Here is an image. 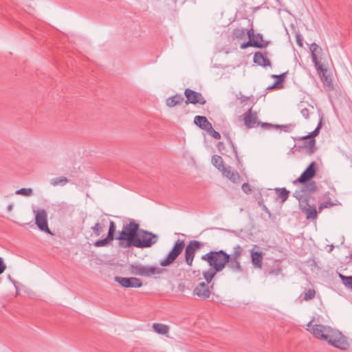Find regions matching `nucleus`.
<instances>
[{"label": "nucleus", "mask_w": 352, "mask_h": 352, "mask_svg": "<svg viewBox=\"0 0 352 352\" xmlns=\"http://www.w3.org/2000/svg\"><path fill=\"white\" fill-rule=\"evenodd\" d=\"M114 239L118 240L119 242H126L129 240V238L128 237L125 231L122 229V231L119 232V235L116 237H114Z\"/></svg>", "instance_id": "obj_41"}, {"label": "nucleus", "mask_w": 352, "mask_h": 352, "mask_svg": "<svg viewBox=\"0 0 352 352\" xmlns=\"http://www.w3.org/2000/svg\"><path fill=\"white\" fill-rule=\"evenodd\" d=\"M185 248V241L178 239L174 243L172 249L169 251L167 256L160 261L161 267H167L174 263L177 258L182 254Z\"/></svg>", "instance_id": "obj_6"}, {"label": "nucleus", "mask_w": 352, "mask_h": 352, "mask_svg": "<svg viewBox=\"0 0 352 352\" xmlns=\"http://www.w3.org/2000/svg\"><path fill=\"white\" fill-rule=\"evenodd\" d=\"M217 148L219 151L222 152V151L225 150V145L222 142H219L217 144Z\"/></svg>", "instance_id": "obj_52"}, {"label": "nucleus", "mask_w": 352, "mask_h": 352, "mask_svg": "<svg viewBox=\"0 0 352 352\" xmlns=\"http://www.w3.org/2000/svg\"><path fill=\"white\" fill-rule=\"evenodd\" d=\"M241 189L246 194H250L252 192L251 187L248 183L243 184Z\"/></svg>", "instance_id": "obj_48"}, {"label": "nucleus", "mask_w": 352, "mask_h": 352, "mask_svg": "<svg viewBox=\"0 0 352 352\" xmlns=\"http://www.w3.org/2000/svg\"><path fill=\"white\" fill-rule=\"evenodd\" d=\"M227 253L220 250L219 251H210L209 252L201 256L203 261H207L210 268L214 271L221 272L226 266L228 261L226 258Z\"/></svg>", "instance_id": "obj_3"}, {"label": "nucleus", "mask_w": 352, "mask_h": 352, "mask_svg": "<svg viewBox=\"0 0 352 352\" xmlns=\"http://www.w3.org/2000/svg\"><path fill=\"white\" fill-rule=\"evenodd\" d=\"M233 36L236 38H241L245 35V30L243 28H236L233 31Z\"/></svg>", "instance_id": "obj_43"}, {"label": "nucleus", "mask_w": 352, "mask_h": 352, "mask_svg": "<svg viewBox=\"0 0 352 352\" xmlns=\"http://www.w3.org/2000/svg\"><path fill=\"white\" fill-rule=\"evenodd\" d=\"M295 127V124L289 123L286 124H276V129H281L284 132H291Z\"/></svg>", "instance_id": "obj_36"}, {"label": "nucleus", "mask_w": 352, "mask_h": 352, "mask_svg": "<svg viewBox=\"0 0 352 352\" xmlns=\"http://www.w3.org/2000/svg\"><path fill=\"white\" fill-rule=\"evenodd\" d=\"M202 246L201 242L193 240L190 241L189 243L184 248H185V261L186 264L191 267L195 256L196 252L199 250Z\"/></svg>", "instance_id": "obj_10"}, {"label": "nucleus", "mask_w": 352, "mask_h": 352, "mask_svg": "<svg viewBox=\"0 0 352 352\" xmlns=\"http://www.w3.org/2000/svg\"><path fill=\"white\" fill-rule=\"evenodd\" d=\"M254 62L263 67L270 65V62L262 53L256 52L254 56Z\"/></svg>", "instance_id": "obj_23"}, {"label": "nucleus", "mask_w": 352, "mask_h": 352, "mask_svg": "<svg viewBox=\"0 0 352 352\" xmlns=\"http://www.w3.org/2000/svg\"><path fill=\"white\" fill-rule=\"evenodd\" d=\"M293 197H295L299 202V206L302 204H307V201H309V196L305 194L303 188L301 187L300 189L296 190L293 193Z\"/></svg>", "instance_id": "obj_21"}, {"label": "nucleus", "mask_w": 352, "mask_h": 352, "mask_svg": "<svg viewBox=\"0 0 352 352\" xmlns=\"http://www.w3.org/2000/svg\"><path fill=\"white\" fill-rule=\"evenodd\" d=\"M8 279H9V280H10V281H11V282H12V283L15 285L16 282H15V280H13V279L12 278V277H11V276H10V275H8Z\"/></svg>", "instance_id": "obj_53"}, {"label": "nucleus", "mask_w": 352, "mask_h": 352, "mask_svg": "<svg viewBox=\"0 0 352 352\" xmlns=\"http://www.w3.org/2000/svg\"><path fill=\"white\" fill-rule=\"evenodd\" d=\"M323 70H324L323 72H321L320 70H318L319 72V73H320V76H321V79L327 85H330L331 80H330V78L328 76H325V74L327 72V69L323 68Z\"/></svg>", "instance_id": "obj_44"}, {"label": "nucleus", "mask_w": 352, "mask_h": 352, "mask_svg": "<svg viewBox=\"0 0 352 352\" xmlns=\"http://www.w3.org/2000/svg\"><path fill=\"white\" fill-rule=\"evenodd\" d=\"M153 329L155 333L160 335H166L168 332V326L162 323H153Z\"/></svg>", "instance_id": "obj_28"}, {"label": "nucleus", "mask_w": 352, "mask_h": 352, "mask_svg": "<svg viewBox=\"0 0 352 352\" xmlns=\"http://www.w3.org/2000/svg\"><path fill=\"white\" fill-rule=\"evenodd\" d=\"M104 221L105 219H102L101 222H97L93 227H91V230L96 236H99L103 232L105 227Z\"/></svg>", "instance_id": "obj_29"}, {"label": "nucleus", "mask_w": 352, "mask_h": 352, "mask_svg": "<svg viewBox=\"0 0 352 352\" xmlns=\"http://www.w3.org/2000/svg\"><path fill=\"white\" fill-rule=\"evenodd\" d=\"M6 269V265L4 263L3 259L2 257H0V274H3Z\"/></svg>", "instance_id": "obj_49"}, {"label": "nucleus", "mask_w": 352, "mask_h": 352, "mask_svg": "<svg viewBox=\"0 0 352 352\" xmlns=\"http://www.w3.org/2000/svg\"><path fill=\"white\" fill-rule=\"evenodd\" d=\"M316 291L314 289H309L307 292L302 293L299 296L301 300L309 301L315 297Z\"/></svg>", "instance_id": "obj_31"}, {"label": "nucleus", "mask_w": 352, "mask_h": 352, "mask_svg": "<svg viewBox=\"0 0 352 352\" xmlns=\"http://www.w3.org/2000/svg\"><path fill=\"white\" fill-rule=\"evenodd\" d=\"M267 44L263 40V36H260V41H256L254 39H250L246 43H243L241 45V49L244 50L248 47H256L258 48L265 47Z\"/></svg>", "instance_id": "obj_19"}, {"label": "nucleus", "mask_w": 352, "mask_h": 352, "mask_svg": "<svg viewBox=\"0 0 352 352\" xmlns=\"http://www.w3.org/2000/svg\"><path fill=\"white\" fill-rule=\"evenodd\" d=\"M299 148H305L308 155H312L316 148V140L314 139H309L308 141H305L302 145L298 146Z\"/></svg>", "instance_id": "obj_24"}, {"label": "nucleus", "mask_w": 352, "mask_h": 352, "mask_svg": "<svg viewBox=\"0 0 352 352\" xmlns=\"http://www.w3.org/2000/svg\"><path fill=\"white\" fill-rule=\"evenodd\" d=\"M114 280L120 285L122 287L125 288H139L143 285L142 280L136 277H121L116 276Z\"/></svg>", "instance_id": "obj_11"}, {"label": "nucleus", "mask_w": 352, "mask_h": 352, "mask_svg": "<svg viewBox=\"0 0 352 352\" xmlns=\"http://www.w3.org/2000/svg\"><path fill=\"white\" fill-rule=\"evenodd\" d=\"M206 131L216 140H219L221 138V134L218 131H215L212 127Z\"/></svg>", "instance_id": "obj_46"}, {"label": "nucleus", "mask_w": 352, "mask_h": 352, "mask_svg": "<svg viewBox=\"0 0 352 352\" xmlns=\"http://www.w3.org/2000/svg\"><path fill=\"white\" fill-rule=\"evenodd\" d=\"M339 277L342 280V284L347 288L352 290V276H346L342 274H339Z\"/></svg>", "instance_id": "obj_35"}, {"label": "nucleus", "mask_w": 352, "mask_h": 352, "mask_svg": "<svg viewBox=\"0 0 352 352\" xmlns=\"http://www.w3.org/2000/svg\"><path fill=\"white\" fill-rule=\"evenodd\" d=\"M335 204L331 201V199L327 201H324L320 204L318 206V212H320L324 208H330Z\"/></svg>", "instance_id": "obj_42"}, {"label": "nucleus", "mask_w": 352, "mask_h": 352, "mask_svg": "<svg viewBox=\"0 0 352 352\" xmlns=\"http://www.w3.org/2000/svg\"><path fill=\"white\" fill-rule=\"evenodd\" d=\"M316 163L311 162L305 170L301 173L300 177L293 182L294 184H302L305 192L310 197L311 193L316 192L318 189L316 182L311 180L316 173Z\"/></svg>", "instance_id": "obj_2"}, {"label": "nucleus", "mask_w": 352, "mask_h": 352, "mask_svg": "<svg viewBox=\"0 0 352 352\" xmlns=\"http://www.w3.org/2000/svg\"><path fill=\"white\" fill-rule=\"evenodd\" d=\"M243 117L244 125L247 129L256 128L259 126L258 117L256 111H245Z\"/></svg>", "instance_id": "obj_12"}, {"label": "nucleus", "mask_w": 352, "mask_h": 352, "mask_svg": "<svg viewBox=\"0 0 352 352\" xmlns=\"http://www.w3.org/2000/svg\"><path fill=\"white\" fill-rule=\"evenodd\" d=\"M351 258H352V254L351 255Z\"/></svg>", "instance_id": "obj_62"}, {"label": "nucleus", "mask_w": 352, "mask_h": 352, "mask_svg": "<svg viewBox=\"0 0 352 352\" xmlns=\"http://www.w3.org/2000/svg\"><path fill=\"white\" fill-rule=\"evenodd\" d=\"M309 50L311 52L312 61L315 65L317 70L324 72L323 67L318 60V55L320 54L322 49L315 43H311L309 47Z\"/></svg>", "instance_id": "obj_14"}, {"label": "nucleus", "mask_w": 352, "mask_h": 352, "mask_svg": "<svg viewBox=\"0 0 352 352\" xmlns=\"http://www.w3.org/2000/svg\"><path fill=\"white\" fill-rule=\"evenodd\" d=\"M158 236L149 231L140 229L138 231V234L133 243H129L132 246L138 248H151L153 245L157 242Z\"/></svg>", "instance_id": "obj_4"}, {"label": "nucleus", "mask_w": 352, "mask_h": 352, "mask_svg": "<svg viewBox=\"0 0 352 352\" xmlns=\"http://www.w3.org/2000/svg\"><path fill=\"white\" fill-rule=\"evenodd\" d=\"M123 230L126 233L129 240L126 242H119V246L121 248H130L132 245L129 243H133V240L136 238L139 231V224L134 220L130 221L129 223L123 226Z\"/></svg>", "instance_id": "obj_7"}, {"label": "nucleus", "mask_w": 352, "mask_h": 352, "mask_svg": "<svg viewBox=\"0 0 352 352\" xmlns=\"http://www.w3.org/2000/svg\"><path fill=\"white\" fill-rule=\"evenodd\" d=\"M247 34H248V36L249 40H250V39H254V30H253V28L250 29V30L247 32Z\"/></svg>", "instance_id": "obj_51"}, {"label": "nucleus", "mask_w": 352, "mask_h": 352, "mask_svg": "<svg viewBox=\"0 0 352 352\" xmlns=\"http://www.w3.org/2000/svg\"><path fill=\"white\" fill-rule=\"evenodd\" d=\"M311 321L309 322L308 324H307V327H309L310 329L312 327L313 325H311Z\"/></svg>", "instance_id": "obj_55"}, {"label": "nucleus", "mask_w": 352, "mask_h": 352, "mask_svg": "<svg viewBox=\"0 0 352 352\" xmlns=\"http://www.w3.org/2000/svg\"><path fill=\"white\" fill-rule=\"evenodd\" d=\"M226 256L228 257L226 259L228 261L226 265L229 270L233 273H241L243 272V267L241 265L240 261L230 258L228 253Z\"/></svg>", "instance_id": "obj_15"}, {"label": "nucleus", "mask_w": 352, "mask_h": 352, "mask_svg": "<svg viewBox=\"0 0 352 352\" xmlns=\"http://www.w3.org/2000/svg\"><path fill=\"white\" fill-rule=\"evenodd\" d=\"M308 330L315 338L327 342L333 347L341 350H346L349 347L346 337L340 331L329 326L314 324Z\"/></svg>", "instance_id": "obj_1"}, {"label": "nucleus", "mask_w": 352, "mask_h": 352, "mask_svg": "<svg viewBox=\"0 0 352 352\" xmlns=\"http://www.w3.org/2000/svg\"><path fill=\"white\" fill-rule=\"evenodd\" d=\"M321 120H322V118H320V122L318 123V126L313 131H311L307 135H304V136L299 138V140L314 139L316 136H317L319 134L320 129L321 128Z\"/></svg>", "instance_id": "obj_34"}, {"label": "nucleus", "mask_w": 352, "mask_h": 352, "mask_svg": "<svg viewBox=\"0 0 352 352\" xmlns=\"http://www.w3.org/2000/svg\"><path fill=\"white\" fill-rule=\"evenodd\" d=\"M69 182L66 177L60 176L58 177L53 178L50 180V184L53 186H65Z\"/></svg>", "instance_id": "obj_30"}, {"label": "nucleus", "mask_w": 352, "mask_h": 352, "mask_svg": "<svg viewBox=\"0 0 352 352\" xmlns=\"http://www.w3.org/2000/svg\"><path fill=\"white\" fill-rule=\"evenodd\" d=\"M194 123L200 129L204 131L212 129V124L205 116H197L194 118Z\"/></svg>", "instance_id": "obj_17"}, {"label": "nucleus", "mask_w": 352, "mask_h": 352, "mask_svg": "<svg viewBox=\"0 0 352 352\" xmlns=\"http://www.w3.org/2000/svg\"><path fill=\"white\" fill-rule=\"evenodd\" d=\"M219 272V271H214V269L210 268L208 270L204 271L202 272L203 277L205 280V283H207L209 285L213 278L216 276L217 273Z\"/></svg>", "instance_id": "obj_26"}, {"label": "nucleus", "mask_w": 352, "mask_h": 352, "mask_svg": "<svg viewBox=\"0 0 352 352\" xmlns=\"http://www.w3.org/2000/svg\"><path fill=\"white\" fill-rule=\"evenodd\" d=\"M211 162L212 165L219 171L221 173L226 171V166H224L223 160L221 156L217 155H213Z\"/></svg>", "instance_id": "obj_25"}, {"label": "nucleus", "mask_w": 352, "mask_h": 352, "mask_svg": "<svg viewBox=\"0 0 352 352\" xmlns=\"http://www.w3.org/2000/svg\"><path fill=\"white\" fill-rule=\"evenodd\" d=\"M254 102V98L252 97L245 96L241 94L237 95V103L241 104L243 103H245L244 105L242 106V107L246 108L248 109V110L252 109Z\"/></svg>", "instance_id": "obj_20"}, {"label": "nucleus", "mask_w": 352, "mask_h": 352, "mask_svg": "<svg viewBox=\"0 0 352 352\" xmlns=\"http://www.w3.org/2000/svg\"><path fill=\"white\" fill-rule=\"evenodd\" d=\"M300 210L304 212L307 219H315L317 217V210L314 206H311L309 201H307V204H302L300 206Z\"/></svg>", "instance_id": "obj_16"}, {"label": "nucleus", "mask_w": 352, "mask_h": 352, "mask_svg": "<svg viewBox=\"0 0 352 352\" xmlns=\"http://www.w3.org/2000/svg\"><path fill=\"white\" fill-rule=\"evenodd\" d=\"M212 288L213 284L208 285L201 278H199L197 285L193 289L192 294L201 300H206L210 298Z\"/></svg>", "instance_id": "obj_8"}, {"label": "nucleus", "mask_w": 352, "mask_h": 352, "mask_svg": "<svg viewBox=\"0 0 352 352\" xmlns=\"http://www.w3.org/2000/svg\"><path fill=\"white\" fill-rule=\"evenodd\" d=\"M185 96L186 98V100L185 101L186 104L192 103V104H204L206 103V100L202 96V95L197 91L191 90L190 89H186L184 92Z\"/></svg>", "instance_id": "obj_13"}, {"label": "nucleus", "mask_w": 352, "mask_h": 352, "mask_svg": "<svg viewBox=\"0 0 352 352\" xmlns=\"http://www.w3.org/2000/svg\"><path fill=\"white\" fill-rule=\"evenodd\" d=\"M182 102H184V97L182 95H175L166 100L167 106L169 107H173Z\"/></svg>", "instance_id": "obj_27"}, {"label": "nucleus", "mask_w": 352, "mask_h": 352, "mask_svg": "<svg viewBox=\"0 0 352 352\" xmlns=\"http://www.w3.org/2000/svg\"><path fill=\"white\" fill-rule=\"evenodd\" d=\"M222 173L233 183H238L240 180V176L238 172L232 171L230 166H227L226 171L222 172Z\"/></svg>", "instance_id": "obj_22"}, {"label": "nucleus", "mask_w": 352, "mask_h": 352, "mask_svg": "<svg viewBox=\"0 0 352 352\" xmlns=\"http://www.w3.org/2000/svg\"><path fill=\"white\" fill-rule=\"evenodd\" d=\"M296 43L299 47H302V38L299 34L296 35Z\"/></svg>", "instance_id": "obj_50"}, {"label": "nucleus", "mask_w": 352, "mask_h": 352, "mask_svg": "<svg viewBox=\"0 0 352 352\" xmlns=\"http://www.w3.org/2000/svg\"><path fill=\"white\" fill-rule=\"evenodd\" d=\"M259 126H261L264 129L269 130V129H275L276 124L268 123V122H259Z\"/></svg>", "instance_id": "obj_47"}, {"label": "nucleus", "mask_w": 352, "mask_h": 352, "mask_svg": "<svg viewBox=\"0 0 352 352\" xmlns=\"http://www.w3.org/2000/svg\"><path fill=\"white\" fill-rule=\"evenodd\" d=\"M108 236H106L104 239L98 240L94 243V245L95 247H104L109 244L110 242L113 241Z\"/></svg>", "instance_id": "obj_37"}, {"label": "nucleus", "mask_w": 352, "mask_h": 352, "mask_svg": "<svg viewBox=\"0 0 352 352\" xmlns=\"http://www.w3.org/2000/svg\"><path fill=\"white\" fill-rule=\"evenodd\" d=\"M251 262L256 268L261 269L263 264V253L258 251L250 250Z\"/></svg>", "instance_id": "obj_18"}, {"label": "nucleus", "mask_w": 352, "mask_h": 352, "mask_svg": "<svg viewBox=\"0 0 352 352\" xmlns=\"http://www.w3.org/2000/svg\"><path fill=\"white\" fill-rule=\"evenodd\" d=\"M285 77V74L280 75H272V78H277V80L272 86V88L276 87L279 84H281Z\"/></svg>", "instance_id": "obj_45"}, {"label": "nucleus", "mask_w": 352, "mask_h": 352, "mask_svg": "<svg viewBox=\"0 0 352 352\" xmlns=\"http://www.w3.org/2000/svg\"><path fill=\"white\" fill-rule=\"evenodd\" d=\"M306 113H307V114H306V117H307L309 115L308 111H306Z\"/></svg>", "instance_id": "obj_58"}, {"label": "nucleus", "mask_w": 352, "mask_h": 352, "mask_svg": "<svg viewBox=\"0 0 352 352\" xmlns=\"http://www.w3.org/2000/svg\"><path fill=\"white\" fill-rule=\"evenodd\" d=\"M243 253V248L240 245L234 246L232 253L229 254V256L234 259L239 260Z\"/></svg>", "instance_id": "obj_33"}, {"label": "nucleus", "mask_w": 352, "mask_h": 352, "mask_svg": "<svg viewBox=\"0 0 352 352\" xmlns=\"http://www.w3.org/2000/svg\"><path fill=\"white\" fill-rule=\"evenodd\" d=\"M295 146H296L294 145V147L292 148L291 152H293V149L295 148Z\"/></svg>", "instance_id": "obj_61"}, {"label": "nucleus", "mask_w": 352, "mask_h": 352, "mask_svg": "<svg viewBox=\"0 0 352 352\" xmlns=\"http://www.w3.org/2000/svg\"><path fill=\"white\" fill-rule=\"evenodd\" d=\"M116 230V226L115 222L113 221H110L109 226V230H108V233H107V236H108L110 239H111L112 240H113L114 239V234H115Z\"/></svg>", "instance_id": "obj_39"}, {"label": "nucleus", "mask_w": 352, "mask_h": 352, "mask_svg": "<svg viewBox=\"0 0 352 352\" xmlns=\"http://www.w3.org/2000/svg\"><path fill=\"white\" fill-rule=\"evenodd\" d=\"M306 113H307V114H306V117H307L309 115L308 111H306Z\"/></svg>", "instance_id": "obj_60"}, {"label": "nucleus", "mask_w": 352, "mask_h": 352, "mask_svg": "<svg viewBox=\"0 0 352 352\" xmlns=\"http://www.w3.org/2000/svg\"><path fill=\"white\" fill-rule=\"evenodd\" d=\"M34 212H36L35 224L38 228L42 232L52 235L53 234L48 227L47 212L44 209H39Z\"/></svg>", "instance_id": "obj_9"}, {"label": "nucleus", "mask_w": 352, "mask_h": 352, "mask_svg": "<svg viewBox=\"0 0 352 352\" xmlns=\"http://www.w3.org/2000/svg\"><path fill=\"white\" fill-rule=\"evenodd\" d=\"M226 138H227L228 143L229 146H230L232 151L235 156L236 160L239 162L240 160H239V157L238 155V152H237L236 146L234 145V144L233 143V142L232 141V140L229 135H226Z\"/></svg>", "instance_id": "obj_38"}, {"label": "nucleus", "mask_w": 352, "mask_h": 352, "mask_svg": "<svg viewBox=\"0 0 352 352\" xmlns=\"http://www.w3.org/2000/svg\"><path fill=\"white\" fill-rule=\"evenodd\" d=\"M276 192H278V198L280 199L281 202H285L289 194V191L287 190L285 188H275Z\"/></svg>", "instance_id": "obj_32"}, {"label": "nucleus", "mask_w": 352, "mask_h": 352, "mask_svg": "<svg viewBox=\"0 0 352 352\" xmlns=\"http://www.w3.org/2000/svg\"><path fill=\"white\" fill-rule=\"evenodd\" d=\"M260 36H262V35L258 34L257 36H254V40L260 41Z\"/></svg>", "instance_id": "obj_54"}, {"label": "nucleus", "mask_w": 352, "mask_h": 352, "mask_svg": "<svg viewBox=\"0 0 352 352\" xmlns=\"http://www.w3.org/2000/svg\"><path fill=\"white\" fill-rule=\"evenodd\" d=\"M302 113H303V116L306 117V115L305 113V111H301Z\"/></svg>", "instance_id": "obj_57"}, {"label": "nucleus", "mask_w": 352, "mask_h": 352, "mask_svg": "<svg viewBox=\"0 0 352 352\" xmlns=\"http://www.w3.org/2000/svg\"><path fill=\"white\" fill-rule=\"evenodd\" d=\"M8 210H11L12 209V205L10 204L8 206Z\"/></svg>", "instance_id": "obj_56"}, {"label": "nucleus", "mask_w": 352, "mask_h": 352, "mask_svg": "<svg viewBox=\"0 0 352 352\" xmlns=\"http://www.w3.org/2000/svg\"><path fill=\"white\" fill-rule=\"evenodd\" d=\"M15 193L16 195H22L25 196H30L32 194V189L30 188H21L17 190Z\"/></svg>", "instance_id": "obj_40"}, {"label": "nucleus", "mask_w": 352, "mask_h": 352, "mask_svg": "<svg viewBox=\"0 0 352 352\" xmlns=\"http://www.w3.org/2000/svg\"><path fill=\"white\" fill-rule=\"evenodd\" d=\"M306 113H307V114H306V117H307L309 115L308 111H306Z\"/></svg>", "instance_id": "obj_59"}, {"label": "nucleus", "mask_w": 352, "mask_h": 352, "mask_svg": "<svg viewBox=\"0 0 352 352\" xmlns=\"http://www.w3.org/2000/svg\"><path fill=\"white\" fill-rule=\"evenodd\" d=\"M131 274L145 277H151L156 274H161L164 270L155 266H145L141 263H132L129 266Z\"/></svg>", "instance_id": "obj_5"}]
</instances>
